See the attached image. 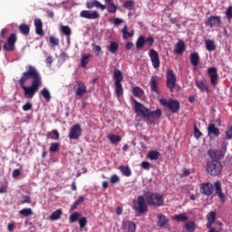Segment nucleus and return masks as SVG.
<instances>
[{
    "mask_svg": "<svg viewBox=\"0 0 232 232\" xmlns=\"http://www.w3.org/2000/svg\"><path fill=\"white\" fill-rule=\"evenodd\" d=\"M166 78L167 88L173 93V92H175V86H177V76L175 75L173 69L167 70Z\"/></svg>",
    "mask_w": 232,
    "mask_h": 232,
    "instance_id": "obj_8",
    "label": "nucleus"
},
{
    "mask_svg": "<svg viewBox=\"0 0 232 232\" xmlns=\"http://www.w3.org/2000/svg\"><path fill=\"white\" fill-rule=\"evenodd\" d=\"M86 224H88V219L86 218V217H82L79 219V226L81 229L86 227Z\"/></svg>",
    "mask_w": 232,
    "mask_h": 232,
    "instance_id": "obj_50",
    "label": "nucleus"
},
{
    "mask_svg": "<svg viewBox=\"0 0 232 232\" xmlns=\"http://www.w3.org/2000/svg\"><path fill=\"white\" fill-rule=\"evenodd\" d=\"M196 86L200 90V92H207V93H209V86L206 80H197Z\"/></svg>",
    "mask_w": 232,
    "mask_h": 232,
    "instance_id": "obj_23",
    "label": "nucleus"
},
{
    "mask_svg": "<svg viewBox=\"0 0 232 232\" xmlns=\"http://www.w3.org/2000/svg\"><path fill=\"white\" fill-rule=\"evenodd\" d=\"M208 155L212 160H217L218 162L224 159V154L222 153V150H209Z\"/></svg>",
    "mask_w": 232,
    "mask_h": 232,
    "instance_id": "obj_22",
    "label": "nucleus"
},
{
    "mask_svg": "<svg viewBox=\"0 0 232 232\" xmlns=\"http://www.w3.org/2000/svg\"><path fill=\"white\" fill-rule=\"evenodd\" d=\"M172 220H176V222H188V216H186V214H179V215H175L172 218Z\"/></svg>",
    "mask_w": 232,
    "mask_h": 232,
    "instance_id": "obj_37",
    "label": "nucleus"
},
{
    "mask_svg": "<svg viewBox=\"0 0 232 232\" xmlns=\"http://www.w3.org/2000/svg\"><path fill=\"white\" fill-rule=\"evenodd\" d=\"M226 15L228 19H231L232 17V6H228L226 11Z\"/></svg>",
    "mask_w": 232,
    "mask_h": 232,
    "instance_id": "obj_59",
    "label": "nucleus"
},
{
    "mask_svg": "<svg viewBox=\"0 0 232 232\" xmlns=\"http://www.w3.org/2000/svg\"><path fill=\"white\" fill-rule=\"evenodd\" d=\"M119 169L124 177H131V169L129 166L121 165L119 167Z\"/></svg>",
    "mask_w": 232,
    "mask_h": 232,
    "instance_id": "obj_31",
    "label": "nucleus"
},
{
    "mask_svg": "<svg viewBox=\"0 0 232 232\" xmlns=\"http://www.w3.org/2000/svg\"><path fill=\"white\" fill-rule=\"evenodd\" d=\"M107 50L108 52H110V53H117V52H119V43L111 42L110 44L107 46Z\"/></svg>",
    "mask_w": 232,
    "mask_h": 232,
    "instance_id": "obj_29",
    "label": "nucleus"
},
{
    "mask_svg": "<svg viewBox=\"0 0 232 232\" xmlns=\"http://www.w3.org/2000/svg\"><path fill=\"white\" fill-rule=\"evenodd\" d=\"M125 48H126V50H132V49H133V43L128 42V43L125 44Z\"/></svg>",
    "mask_w": 232,
    "mask_h": 232,
    "instance_id": "obj_64",
    "label": "nucleus"
},
{
    "mask_svg": "<svg viewBox=\"0 0 232 232\" xmlns=\"http://www.w3.org/2000/svg\"><path fill=\"white\" fill-rule=\"evenodd\" d=\"M106 8L109 14H115L117 12V5H115L112 2L107 3Z\"/></svg>",
    "mask_w": 232,
    "mask_h": 232,
    "instance_id": "obj_44",
    "label": "nucleus"
},
{
    "mask_svg": "<svg viewBox=\"0 0 232 232\" xmlns=\"http://www.w3.org/2000/svg\"><path fill=\"white\" fill-rule=\"evenodd\" d=\"M82 202H84V197L83 196H80L78 198V199H76L73 204L71 206V211H73V209H77V208H79L80 204H82Z\"/></svg>",
    "mask_w": 232,
    "mask_h": 232,
    "instance_id": "obj_40",
    "label": "nucleus"
},
{
    "mask_svg": "<svg viewBox=\"0 0 232 232\" xmlns=\"http://www.w3.org/2000/svg\"><path fill=\"white\" fill-rule=\"evenodd\" d=\"M208 74L210 77V84H212V86H217L218 82V72H217V68L216 67L208 68Z\"/></svg>",
    "mask_w": 232,
    "mask_h": 232,
    "instance_id": "obj_14",
    "label": "nucleus"
},
{
    "mask_svg": "<svg viewBox=\"0 0 232 232\" xmlns=\"http://www.w3.org/2000/svg\"><path fill=\"white\" fill-rule=\"evenodd\" d=\"M144 44L151 47L155 44V38L153 36H149L146 38L144 35H140L136 41V48L137 50H140V48H144Z\"/></svg>",
    "mask_w": 232,
    "mask_h": 232,
    "instance_id": "obj_10",
    "label": "nucleus"
},
{
    "mask_svg": "<svg viewBox=\"0 0 232 232\" xmlns=\"http://www.w3.org/2000/svg\"><path fill=\"white\" fill-rule=\"evenodd\" d=\"M168 222H169V218H168V217L162 214L158 215V222H157L158 227H164V226H166Z\"/></svg>",
    "mask_w": 232,
    "mask_h": 232,
    "instance_id": "obj_27",
    "label": "nucleus"
},
{
    "mask_svg": "<svg viewBox=\"0 0 232 232\" xmlns=\"http://www.w3.org/2000/svg\"><path fill=\"white\" fill-rule=\"evenodd\" d=\"M63 217V210L57 209L49 217V220H59Z\"/></svg>",
    "mask_w": 232,
    "mask_h": 232,
    "instance_id": "obj_35",
    "label": "nucleus"
},
{
    "mask_svg": "<svg viewBox=\"0 0 232 232\" xmlns=\"http://www.w3.org/2000/svg\"><path fill=\"white\" fill-rule=\"evenodd\" d=\"M80 16L82 17L83 19H99V17H101V14H99V12L97 11H92L90 12L88 10H82L80 13Z\"/></svg>",
    "mask_w": 232,
    "mask_h": 232,
    "instance_id": "obj_15",
    "label": "nucleus"
},
{
    "mask_svg": "<svg viewBox=\"0 0 232 232\" xmlns=\"http://www.w3.org/2000/svg\"><path fill=\"white\" fill-rule=\"evenodd\" d=\"M145 200L148 206H151L152 208H160L164 206V196L158 192H144Z\"/></svg>",
    "mask_w": 232,
    "mask_h": 232,
    "instance_id": "obj_3",
    "label": "nucleus"
},
{
    "mask_svg": "<svg viewBox=\"0 0 232 232\" xmlns=\"http://www.w3.org/2000/svg\"><path fill=\"white\" fill-rule=\"evenodd\" d=\"M222 163L217 160H209L207 162L206 170L211 177H218L222 173Z\"/></svg>",
    "mask_w": 232,
    "mask_h": 232,
    "instance_id": "obj_6",
    "label": "nucleus"
},
{
    "mask_svg": "<svg viewBox=\"0 0 232 232\" xmlns=\"http://www.w3.org/2000/svg\"><path fill=\"white\" fill-rule=\"evenodd\" d=\"M226 137L228 140L232 139V127H230L228 130L226 131Z\"/></svg>",
    "mask_w": 232,
    "mask_h": 232,
    "instance_id": "obj_63",
    "label": "nucleus"
},
{
    "mask_svg": "<svg viewBox=\"0 0 232 232\" xmlns=\"http://www.w3.org/2000/svg\"><path fill=\"white\" fill-rule=\"evenodd\" d=\"M92 57V54L87 53L82 56L81 59V66L82 68H86L88 66V63H90V58Z\"/></svg>",
    "mask_w": 232,
    "mask_h": 232,
    "instance_id": "obj_34",
    "label": "nucleus"
},
{
    "mask_svg": "<svg viewBox=\"0 0 232 232\" xmlns=\"http://www.w3.org/2000/svg\"><path fill=\"white\" fill-rule=\"evenodd\" d=\"M150 91L156 93L157 95H160V90L159 89V77L152 76L150 82Z\"/></svg>",
    "mask_w": 232,
    "mask_h": 232,
    "instance_id": "obj_17",
    "label": "nucleus"
},
{
    "mask_svg": "<svg viewBox=\"0 0 232 232\" xmlns=\"http://www.w3.org/2000/svg\"><path fill=\"white\" fill-rule=\"evenodd\" d=\"M137 226L132 221H129L127 232H135Z\"/></svg>",
    "mask_w": 232,
    "mask_h": 232,
    "instance_id": "obj_51",
    "label": "nucleus"
},
{
    "mask_svg": "<svg viewBox=\"0 0 232 232\" xmlns=\"http://www.w3.org/2000/svg\"><path fill=\"white\" fill-rule=\"evenodd\" d=\"M19 30L23 35H28V34H30V25L22 24L19 25Z\"/></svg>",
    "mask_w": 232,
    "mask_h": 232,
    "instance_id": "obj_39",
    "label": "nucleus"
},
{
    "mask_svg": "<svg viewBox=\"0 0 232 232\" xmlns=\"http://www.w3.org/2000/svg\"><path fill=\"white\" fill-rule=\"evenodd\" d=\"M46 137H47V139H52V140H59V139H60L59 130H53L52 131L47 133Z\"/></svg>",
    "mask_w": 232,
    "mask_h": 232,
    "instance_id": "obj_32",
    "label": "nucleus"
},
{
    "mask_svg": "<svg viewBox=\"0 0 232 232\" xmlns=\"http://www.w3.org/2000/svg\"><path fill=\"white\" fill-rule=\"evenodd\" d=\"M132 93L134 97H142L144 95V91L140 87H134L132 89Z\"/></svg>",
    "mask_w": 232,
    "mask_h": 232,
    "instance_id": "obj_46",
    "label": "nucleus"
},
{
    "mask_svg": "<svg viewBox=\"0 0 232 232\" xmlns=\"http://www.w3.org/2000/svg\"><path fill=\"white\" fill-rule=\"evenodd\" d=\"M123 8H127V10H132L133 6H135V2L129 0L126 1L123 5H122Z\"/></svg>",
    "mask_w": 232,
    "mask_h": 232,
    "instance_id": "obj_48",
    "label": "nucleus"
},
{
    "mask_svg": "<svg viewBox=\"0 0 232 232\" xmlns=\"http://www.w3.org/2000/svg\"><path fill=\"white\" fill-rule=\"evenodd\" d=\"M194 135H195L196 139H200V137L202 136V132L200 131V130H198V128L195 127L194 128Z\"/></svg>",
    "mask_w": 232,
    "mask_h": 232,
    "instance_id": "obj_56",
    "label": "nucleus"
},
{
    "mask_svg": "<svg viewBox=\"0 0 232 232\" xmlns=\"http://www.w3.org/2000/svg\"><path fill=\"white\" fill-rule=\"evenodd\" d=\"M33 105L31 102H26L24 105H23L22 109L24 110V111H30V110H32Z\"/></svg>",
    "mask_w": 232,
    "mask_h": 232,
    "instance_id": "obj_54",
    "label": "nucleus"
},
{
    "mask_svg": "<svg viewBox=\"0 0 232 232\" xmlns=\"http://www.w3.org/2000/svg\"><path fill=\"white\" fill-rule=\"evenodd\" d=\"M50 43L53 46H59V39L54 36H50Z\"/></svg>",
    "mask_w": 232,
    "mask_h": 232,
    "instance_id": "obj_53",
    "label": "nucleus"
},
{
    "mask_svg": "<svg viewBox=\"0 0 232 232\" xmlns=\"http://www.w3.org/2000/svg\"><path fill=\"white\" fill-rule=\"evenodd\" d=\"M110 182L111 184H117L119 182H121V178H119V176H117L116 174L112 175L110 179Z\"/></svg>",
    "mask_w": 232,
    "mask_h": 232,
    "instance_id": "obj_52",
    "label": "nucleus"
},
{
    "mask_svg": "<svg viewBox=\"0 0 232 232\" xmlns=\"http://www.w3.org/2000/svg\"><path fill=\"white\" fill-rule=\"evenodd\" d=\"M214 188L216 195L219 197L221 202H226V196L224 195V192H222V183H220V181H216L214 183Z\"/></svg>",
    "mask_w": 232,
    "mask_h": 232,
    "instance_id": "obj_19",
    "label": "nucleus"
},
{
    "mask_svg": "<svg viewBox=\"0 0 232 232\" xmlns=\"http://www.w3.org/2000/svg\"><path fill=\"white\" fill-rule=\"evenodd\" d=\"M45 63L47 66H52V63H53V57L52 56L47 57L45 60Z\"/></svg>",
    "mask_w": 232,
    "mask_h": 232,
    "instance_id": "obj_61",
    "label": "nucleus"
},
{
    "mask_svg": "<svg viewBox=\"0 0 232 232\" xmlns=\"http://www.w3.org/2000/svg\"><path fill=\"white\" fill-rule=\"evenodd\" d=\"M190 63L192 66H198V63H200V56H198V53H190Z\"/></svg>",
    "mask_w": 232,
    "mask_h": 232,
    "instance_id": "obj_30",
    "label": "nucleus"
},
{
    "mask_svg": "<svg viewBox=\"0 0 232 232\" xmlns=\"http://www.w3.org/2000/svg\"><path fill=\"white\" fill-rule=\"evenodd\" d=\"M207 227H211L214 222L217 220V212L211 211L207 215Z\"/></svg>",
    "mask_w": 232,
    "mask_h": 232,
    "instance_id": "obj_26",
    "label": "nucleus"
},
{
    "mask_svg": "<svg viewBox=\"0 0 232 232\" xmlns=\"http://www.w3.org/2000/svg\"><path fill=\"white\" fill-rule=\"evenodd\" d=\"M19 214L23 217H32V215H34V210L30 208H23L19 211Z\"/></svg>",
    "mask_w": 232,
    "mask_h": 232,
    "instance_id": "obj_42",
    "label": "nucleus"
},
{
    "mask_svg": "<svg viewBox=\"0 0 232 232\" xmlns=\"http://www.w3.org/2000/svg\"><path fill=\"white\" fill-rule=\"evenodd\" d=\"M35 34L37 35H44V31H43V21L39 18L34 19Z\"/></svg>",
    "mask_w": 232,
    "mask_h": 232,
    "instance_id": "obj_24",
    "label": "nucleus"
},
{
    "mask_svg": "<svg viewBox=\"0 0 232 232\" xmlns=\"http://www.w3.org/2000/svg\"><path fill=\"white\" fill-rule=\"evenodd\" d=\"M76 84L75 95L77 97H82V95L88 92V87H86V84L82 81H76Z\"/></svg>",
    "mask_w": 232,
    "mask_h": 232,
    "instance_id": "obj_16",
    "label": "nucleus"
},
{
    "mask_svg": "<svg viewBox=\"0 0 232 232\" xmlns=\"http://www.w3.org/2000/svg\"><path fill=\"white\" fill-rule=\"evenodd\" d=\"M21 175V170L19 169H15L13 170V179H17Z\"/></svg>",
    "mask_w": 232,
    "mask_h": 232,
    "instance_id": "obj_60",
    "label": "nucleus"
},
{
    "mask_svg": "<svg viewBox=\"0 0 232 232\" xmlns=\"http://www.w3.org/2000/svg\"><path fill=\"white\" fill-rule=\"evenodd\" d=\"M32 202V199L30 198V196H24V199L21 201V204H30Z\"/></svg>",
    "mask_w": 232,
    "mask_h": 232,
    "instance_id": "obj_58",
    "label": "nucleus"
},
{
    "mask_svg": "<svg viewBox=\"0 0 232 232\" xmlns=\"http://www.w3.org/2000/svg\"><path fill=\"white\" fill-rule=\"evenodd\" d=\"M61 32L63 35H66V37H70V35H72V28L68 25H62Z\"/></svg>",
    "mask_w": 232,
    "mask_h": 232,
    "instance_id": "obj_43",
    "label": "nucleus"
},
{
    "mask_svg": "<svg viewBox=\"0 0 232 232\" xmlns=\"http://www.w3.org/2000/svg\"><path fill=\"white\" fill-rule=\"evenodd\" d=\"M150 59L152 63L153 68H160V58H159V53L154 49H150L149 52Z\"/></svg>",
    "mask_w": 232,
    "mask_h": 232,
    "instance_id": "obj_12",
    "label": "nucleus"
},
{
    "mask_svg": "<svg viewBox=\"0 0 232 232\" xmlns=\"http://www.w3.org/2000/svg\"><path fill=\"white\" fill-rule=\"evenodd\" d=\"M220 23H222L220 16L211 15L208 17L206 25L213 28V26H220Z\"/></svg>",
    "mask_w": 232,
    "mask_h": 232,
    "instance_id": "obj_20",
    "label": "nucleus"
},
{
    "mask_svg": "<svg viewBox=\"0 0 232 232\" xmlns=\"http://www.w3.org/2000/svg\"><path fill=\"white\" fill-rule=\"evenodd\" d=\"M20 87L24 91V97L25 99H34L39 88L43 86V77L37 68L33 65H27L25 72H24L18 80Z\"/></svg>",
    "mask_w": 232,
    "mask_h": 232,
    "instance_id": "obj_1",
    "label": "nucleus"
},
{
    "mask_svg": "<svg viewBox=\"0 0 232 232\" xmlns=\"http://www.w3.org/2000/svg\"><path fill=\"white\" fill-rule=\"evenodd\" d=\"M41 95L44 97V100L50 101L52 99V95L50 94V91L47 88H44L40 92Z\"/></svg>",
    "mask_w": 232,
    "mask_h": 232,
    "instance_id": "obj_45",
    "label": "nucleus"
},
{
    "mask_svg": "<svg viewBox=\"0 0 232 232\" xmlns=\"http://www.w3.org/2000/svg\"><path fill=\"white\" fill-rule=\"evenodd\" d=\"M82 137V128H81V124H74L69 130L68 138L70 140H79Z\"/></svg>",
    "mask_w": 232,
    "mask_h": 232,
    "instance_id": "obj_9",
    "label": "nucleus"
},
{
    "mask_svg": "<svg viewBox=\"0 0 232 232\" xmlns=\"http://www.w3.org/2000/svg\"><path fill=\"white\" fill-rule=\"evenodd\" d=\"M206 44V48L208 50V52H213L215 50H217V45H215V41L213 40H207L205 42Z\"/></svg>",
    "mask_w": 232,
    "mask_h": 232,
    "instance_id": "obj_36",
    "label": "nucleus"
},
{
    "mask_svg": "<svg viewBox=\"0 0 232 232\" xmlns=\"http://www.w3.org/2000/svg\"><path fill=\"white\" fill-rule=\"evenodd\" d=\"M185 228L188 232H195V229H197V224L195 221H188L185 223Z\"/></svg>",
    "mask_w": 232,
    "mask_h": 232,
    "instance_id": "obj_33",
    "label": "nucleus"
},
{
    "mask_svg": "<svg viewBox=\"0 0 232 232\" xmlns=\"http://www.w3.org/2000/svg\"><path fill=\"white\" fill-rule=\"evenodd\" d=\"M132 208L134 209L135 213H137L138 217L148 213V202L146 201V198L144 196H138Z\"/></svg>",
    "mask_w": 232,
    "mask_h": 232,
    "instance_id": "obj_4",
    "label": "nucleus"
},
{
    "mask_svg": "<svg viewBox=\"0 0 232 232\" xmlns=\"http://www.w3.org/2000/svg\"><path fill=\"white\" fill-rule=\"evenodd\" d=\"M140 166H141V168L143 169H146L147 171H150V162H148V161H142L141 163H140Z\"/></svg>",
    "mask_w": 232,
    "mask_h": 232,
    "instance_id": "obj_55",
    "label": "nucleus"
},
{
    "mask_svg": "<svg viewBox=\"0 0 232 232\" xmlns=\"http://www.w3.org/2000/svg\"><path fill=\"white\" fill-rule=\"evenodd\" d=\"M159 157H160V152L157 150H150L148 154V158L150 160H158Z\"/></svg>",
    "mask_w": 232,
    "mask_h": 232,
    "instance_id": "obj_41",
    "label": "nucleus"
},
{
    "mask_svg": "<svg viewBox=\"0 0 232 232\" xmlns=\"http://www.w3.org/2000/svg\"><path fill=\"white\" fill-rule=\"evenodd\" d=\"M17 43V34H12L7 38V43L4 44L3 48L5 52H14L15 50V44Z\"/></svg>",
    "mask_w": 232,
    "mask_h": 232,
    "instance_id": "obj_11",
    "label": "nucleus"
},
{
    "mask_svg": "<svg viewBox=\"0 0 232 232\" xmlns=\"http://www.w3.org/2000/svg\"><path fill=\"white\" fill-rule=\"evenodd\" d=\"M108 140L111 144H117V142H121L122 140V138L116 134H111L108 136Z\"/></svg>",
    "mask_w": 232,
    "mask_h": 232,
    "instance_id": "obj_38",
    "label": "nucleus"
},
{
    "mask_svg": "<svg viewBox=\"0 0 232 232\" xmlns=\"http://www.w3.org/2000/svg\"><path fill=\"white\" fill-rule=\"evenodd\" d=\"M160 104L169 108L171 113H179L180 111V102L174 99L166 100L164 98L160 100Z\"/></svg>",
    "mask_w": 232,
    "mask_h": 232,
    "instance_id": "obj_7",
    "label": "nucleus"
},
{
    "mask_svg": "<svg viewBox=\"0 0 232 232\" xmlns=\"http://www.w3.org/2000/svg\"><path fill=\"white\" fill-rule=\"evenodd\" d=\"M208 137H218L220 130L215 126V123H209L207 129Z\"/></svg>",
    "mask_w": 232,
    "mask_h": 232,
    "instance_id": "obj_21",
    "label": "nucleus"
},
{
    "mask_svg": "<svg viewBox=\"0 0 232 232\" xmlns=\"http://www.w3.org/2000/svg\"><path fill=\"white\" fill-rule=\"evenodd\" d=\"M184 50H186V44H184V41L179 40L175 45L174 52L178 55H181V53H184Z\"/></svg>",
    "mask_w": 232,
    "mask_h": 232,
    "instance_id": "obj_25",
    "label": "nucleus"
},
{
    "mask_svg": "<svg viewBox=\"0 0 232 232\" xmlns=\"http://www.w3.org/2000/svg\"><path fill=\"white\" fill-rule=\"evenodd\" d=\"M86 8H88L89 10H92V8H98V10L104 11L106 9V5L101 4V2H99L98 0H93L92 2H86Z\"/></svg>",
    "mask_w": 232,
    "mask_h": 232,
    "instance_id": "obj_18",
    "label": "nucleus"
},
{
    "mask_svg": "<svg viewBox=\"0 0 232 232\" xmlns=\"http://www.w3.org/2000/svg\"><path fill=\"white\" fill-rule=\"evenodd\" d=\"M60 144L58 142H53L51 144L50 146V151H52V153H55V151H59V148H60Z\"/></svg>",
    "mask_w": 232,
    "mask_h": 232,
    "instance_id": "obj_49",
    "label": "nucleus"
},
{
    "mask_svg": "<svg viewBox=\"0 0 232 232\" xmlns=\"http://www.w3.org/2000/svg\"><path fill=\"white\" fill-rule=\"evenodd\" d=\"M79 217H81V213L74 212L70 215L69 220L71 223L77 222V220H79Z\"/></svg>",
    "mask_w": 232,
    "mask_h": 232,
    "instance_id": "obj_47",
    "label": "nucleus"
},
{
    "mask_svg": "<svg viewBox=\"0 0 232 232\" xmlns=\"http://www.w3.org/2000/svg\"><path fill=\"white\" fill-rule=\"evenodd\" d=\"M213 189L214 186L213 184L207 182L200 184L199 191L202 193V195H206V197H209L210 195H213Z\"/></svg>",
    "mask_w": 232,
    "mask_h": 232,
    "instance_id": "obj_13",
    "label": "nucleus"
},
{
    "mask_svg": "<svg viewBox=\"0 0 232 232\" xmlns=\"http://www.w3.org/2000/svg\"><path fill=\"white\" fill-rule=\"evenodd\" d=\"M113 79L115 86V95L118 98L121 97L122 93H124V88L122 87V81L124 80V76L122 75V72H121L120 70L114 71Z\"/></svg>",
    "mask_w": 232,
    "mask_h": 232,
    "instance_id": "obj_5",
    "label": "nucleus"
},
{
    "mask_svg": "<svg viewBox=\"0 0 232 232\" xmlns=\"http://www.w3.org/2000/svg\"><path fill=\"white\" fill-rule=\"evenodd\" d=\"M134 110L138 117L145 119L149 123H151L153 121H157V119H160V117H162V110L158 108L156 111H150L148 108L142 105V103L137 102V100H134ZM151 119H153V121H151Z\"/></svg>",
    "mask_w": 232,
    "mask_h": 232,
    "instance_id": "obj_2",
    "label": "nucleus"
},
{
    "mask_svg": "<svg viewBox=\"0 0 232 232\" xmlns=\"http://www.w3.org/2000/svg\"><path fill=\"white\" fill-rule=\"evenodd\" d=\"M130 224V221H123L121 225V229L123 232H128V226Z\"/></svg>",
    "mask_w": 232,
    "mask_h": 232,
    "instance_id": "obj_57",
    "label": "nucleus"
},
{
    "mask_svg": "<svg viewBox=\"0 0 232 232\" xmlns=\"http://www.w3.org/2000/svg\"><path fill=\"white\" fill-rule=\"evenodd\" d=\"M122 23H124V21H122V19H121V18H114V20H113V24L116 26H119V24H122Z\"/></svg>",
    "mask_w": 232,
    "mask_h": 232,
    "instance_id": "obj_62",
    "label": "nucleus"
},
{
    "mask_svg": "<svg viewBox=\"0 0 232 232\" xmlns=\"http://www.w3.org/2000/svg\"><path fill=\"white\" fill-rule=\"evenodd\" d=\"M121 34L123 39L128 40L130 37H133V35H135V31L131 30L130 32H128V25H124L121 30Z\"/></svg>",
    "mask_w": 232,
    "mask_h": 232,
    "instance_id": "obj_28",
    "label": "nucleus"
}]
</instances>
